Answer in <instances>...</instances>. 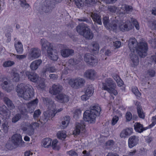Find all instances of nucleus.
I'll return each mask as SVG.
<instances>
[{"instance_id":"obj_1","label":"nucleus","mask_w":156,"mask_h":156,"mask_svg":"<svg viewBox=\"0 0 156 156\" xmlns=\"http://www.w3.org/2000/svg\"><path fill=\"white\" fill-rule=\"evenodd\" d=\"M128 46L132 52L135 53L136 51L141 57H144L147 55V45L145 42L138 43L135 38L131 37L129 39Z\"/></svg>"},{"instance_id":"obj_2","label":"nucleus","mask_w":156,"mask_h":156,"mask_svg":"<svg viewBox=\"0 0 156 156\" xmlns=\"http://www.w3.org/2000/svg\"><path fill=\"white\" fill-rule=\"evenodd\" d=\"M16 92L19 97L27 100L32 98L34 94V89L31 85L23 83L17 85Z\"/></svg>"},{"instance_id":"obj_3","label":"nucleus","mask_w":156,"mask_h":156,"mask_svg":"<svg viewBox=\"0 0 156 156\" xmlns=\"http://www.w3.org/2000/svg\"><path fill=\"white\" fill-rule=\"evenodd\" d=\"M101 110L100 107L98 105L90 107V110H86L84 113V120L90 123L94 122L96 117L100 115Z\"/></svg>"},{"instance_id":"obj_4","label":"nucleus","mask_w":156,"mask_h":156,"mask_svg":"<svg viewBox=\"0 0 156 156\" xmlns=\"http://www.w3.org/2000/svg\"><path fill=\"white\" fill-rule=\"evenodd\" d=\"M48 110L44 112V118L37 120V122H40L42 124L46 122L50 118L54 117L57 112H59L62 110L61 108L58 110L55 109L56 105L53 101H51L48 105Z\"/></svg>"},{"instance_id":"obj_5","label":"nucleus","mask_w":156,"mask_h":156,"mask_svg":"<svg viewBox=\"0 0 156 156\" xmlns=\"http://www.w3.org/2000/svg\"><path fill=\"white\" fill-rule=\"evenodd\" d=\"M77 32L87 39H91L94 37L92 31L86 25L82 23L76 27Z\"/></svg>"},{"instance_id":"obj_6","label":"nucleus","mask_w":156,"mask_h":156,"mask_svg":"<svg viewBox=\"0 0 156 156\" xmlns=\"http://www.w3.org/2000/svg\"><path fill=\"white\" fill-rule=\"evenodd\" d=\"M102 89L107 91L111 95H116L118 92L115 89L116 85L111 78H107L105 79V82L102 83Z\"/></svg>"},{"instance_id":"obj_7","label":"nucleus","mask_w":156,"mask_h":156,"mask_svg":"<svg viewBox=\"0 0 156 156\" xmlns=\"http://www.w3.org/2000/svg\"><path fill=\"white\" fill-rule=\"evenodd\" d=\"M85 83V80L80 77L71 79L69 81L70 86L75 89H78L82 87Z\"/></svg>"},{"instance_id":"obj_8","label":"nucleus","mask_w":156,"mask_h":156,"mask_svg":"<svg viewBox=\"0 0 156 156\" xmlns=\"http://www.w3.org/2000/svg\"><path fill=\"white\" fill-rule=\"evenodd\" d=\"M55 5V3L53 0H46L42 3L40 10L42 12L50 13L51 11V9L54 7Z\"/></svg>"},{"instance_id":"obj_9","label":"nucleus","mask_w":156,"mask_h":156,"mask_svg":"<svg viewBox=\"0 0 156 156\" xmlns=\"http://www.w3.org/2000/svg\"><path fill=\"white\" fill-rule=\"evenodd\" d=\"M38 102V99L37 98L29 102L27 105V109H23L20 110L22 114H25L26 112L30 113H32L37 106Z\"/></svg>"},{"instance_id":"obj_10","label":"nucleus","mask_w":156,"mask_h":156,"mask_svg":"<svg viewBox=\"0 0 156 156\" xmlns=\"http://www.w3.org/2000/svg\"><path fill=\"white\" fill-rule=\"evenodd\" d=\"M41 54V51L38 48H32L28 53V58L29 60H32L39 57Z\"/></svg>"},{"instance_id":"obj_11","label":"nucleus","mask_w":156,"mask_h":156,"mask_svg":"<svg viewBox=\"0 0 156 156\" xmlns=\"http://www.w3.org/2000/svg\"><path fill=\"white\" fill-rule=\"evenodd\" d=\"M11 141L15 147L22 146L24 143L22 140V136L18 134H14L12 136Z\"/></svg>"},{"instance_id":"obj_12","label":"nucleus","mask_w":156,"mask_h":156,"mask_svg":"<svg viewBox=\"0 0 156 156\" xmlns=\"http://www.w3.org/2000/svg\"><path fill=\"white\" fill-rule=\"evenodd\" d=\"M40 44L41 46L42 51H44L47 50V52H49L50 50L53 48L52 44L50 43L44 38L42 39L40 41Z\"/></svg>"},{"instance_id":"obj_13","label":"nucleus","mask_w":156,"mask_h":156,"mask_svg":"<svg viewBox=\"0 0 156 156\" xmlns=\"http://www.w3.org/2000/svg\"><path fill=\"white\" fill-rule=\"evenodd\" d=\"M84 61L91 66L96 65L98 63V60L95 58L94 56L90 54H86L84 56Z\"/></svg>"},{"instance_id":"obj_14","label":"nucleus","mask_w":156,"mask_h":156,"mask_svg":"<svg viewBox=\"0 0 156 156\" xmlns=\"http://www.w3.org/2000/svg\"><path fill=\"white\" fill-rule=\"evenodd\" d=\"M0 114L3 116V119H9L10 115V112L5 105L0 107Z\"/></svg>"},{"instance_id":"obj_15","label":"nucleus","mask_w":156,"mask_h":156,"mask_svg":"<svg viewBox=\"0 0 156 156\" xmlns=\"http://www.w3.org/2000/svg\"><path fill=\"white\" fill-rule=\"evenodd\" d=\"M62 86L59 84H54L49 90L50 93L53 95H56L60 93L62 90Z\"/></svg>"},{"instance_id":"obj_16","label":"nucleus","mask_w":156,"mask_h":156,"mask_svg":"<svg viewBox=\"0 0 156 156\" xmlns=\"http://www.w3.org/2000/svg\"><path fill=\"white\" fill-rule=\"evenodd\" d=\"M129 56L131 66L133 67L137 66L139 63V59L138 56L133 52L130 53Z\"/></svg>"},{"instance_id":"obj_17","label":"nucleus","mask_w":156,"mask_h":156,"mask_svg":"<svg viewBox=\"0 0 156 156\" xmlns=\"http://www.w3.org/2000/svg\"><path fill=\"white\" fill-rule=\"evenodd\" d=\"M85 125L83 122L80 123H77L76 124V128L73 131V134L76 136L79 135L81 131L84 130Z\"/></svg>"},{"instance_id":"obj_18","label":"nucleus","mask_w":156,"mask_h":156,"mask_svg":"<svg viewBox=\"0 0 156 156\" xmlns=\"http://www.w3.org/2000/svg\"><path fill=\"white\" fill-rule=\"evenodd\" d=\"M139 141L138 137L136 136H130L128 139V146L130 148H133L136 145Z\"/></svg>"},{"instance_id":"obj_19","label":"nucleus","mask_w":156,"mask_h":156,"mask_svg":"<svg viewBox=\"0 0 156 156\" xmlns=\"http://www.w3.org/2000/svg\"><path fill=\"white\" fill-rule=\"evenodd\" d=\"M1 86L3 90L8 92H10L14 88L13 85L7 81H4L1 83Z\"/></svg>"},{"instance_id":"obj_20","label":"nucleus","mask_w":156,"mask_h":156,"mask_svg":"<svg viewBox=\"0 0 156 156\" xmlns=\"http://www.w3.org/2000/svg\"><path fill=\"white\" fill-rule=\"evenodd\" d=\"M131 23L129 21H127L126 23L121 22L119 23V28L122 31H128L131 28Z\"/></svg>"},{"instance_id":"obj_21","label":"nucleus","mask_w":156,"mask_h":156,"mask_svg":"<svg viewBox=\"0 0 156 156\" xmlns=\"http://www.w3.org/2000/svg\"><path fill=\"white\" fill-rule=\"evenodd\" d=\"M25 74L28 79L33 82H36L39 78L38 75L35 73H32L27 71L25 72Z\"/></svg>"},{"instance_id":"obj_22","label":"nucleus","mask_w":156,"mask_h":156,"mask_svg":"<svg viewBox=\"0 0 156 156\" xmlns=\"http://www.w3.org/2000/svg\"><path fill=\"white\" fill-rule=\"evenodd\" d=\"M74 50L68 48H64L61 50V55L64 58H67L71 55L74 53Z\"/></svg>"},{"instance_id":"obj_23","label":"nucleus","mask_w":156,"mask_h":156,"mask_svg":"<svg viewBox=\"0 0 156 156\" xmlns=\"http://www.w3.org/2000/svg\"><path fill=\"white\" fill-rule=\"evenodd\" d=\"M96 73L93 69L86 70L84 73V76L90 80L93 79L96 75Z\"/></svg>"},{"instance_id":"obj_24","label":"nucleus","mask_w":156,"mask_h":156,"mask_svg":"<svg viewBox=\"0 0 156 156\" xmlns=\"http://www.w3.org/2000/svg\"><path fill=\"white\" fill-rule=\"evenodd\" d=\"M90 16L93 21L99 25H102L101 16L95 12H91Z\"/></svg>"},{"instance_id":"obj_25","label":"nucleus","mask_w":156,"mask_h":156,"mask_svg":"<svg viewBox=\"0 0 156 156\" xmlns=\"http://www.w3.org/2000/svg\"><path fill=\"white\" fill-rule=\"evenodd\" d=\"M133 129L131 128H128L122 130L120 133V136L122 138H125L127 136H129L133 133Z\"/></svg>"},{"instance_id":"obj_26","label":"nucleus","mask_w":156,"mask_h":156,"mask_svg":"<svg viewBox=\"0 0 156 156\" xmlns=\"http://www.w3.org/2000/svg\"><path fill=\"white\" fill-rule=\"evenodd\" d=\"M56 97L58 101L61 103H66L69 100V98L67 95L63 94H58Z\"/></svg>"},{"instance_id":"obj_27","label":"nucleus","mask_w":156,"mask_h":156,"mask_svg":"<svg viewBox=\"0 0 156 156\" xmlns=\"http://www.w3.org/2000/svg\"><path fill=\"white\" fill-rule=\"evenodd\" d=\"M47 54L51 59L54 61L56 60L58 58V54L56 50L52 48L50 50L49 52H47Z\"/></svg>"},{"instance_id":"obj_28","label":"nucleus","mask_w":156,"mask_h":156,"mask_svg":"<svg viewBox=\"0 0 156 156\" xmlns=\"http://www.w3.org/2000/svg\"><path fill=\"white\" fill-rule=\"evenodd\" d=\"M135 131L138 133H141L144 131L149 129V127H143V125L140 123H136L134 125Z\"/></svg>"},{"instance_id":"obj_29","label":"nucleus","mask_w":156,"mask_h":156,"mask_svg":"<svg viewBox=\"0 0 156 156\" xmlns=\"http://www.w3.org/2000/svg\"><path fill=\"white\" fill-rule=\"evenodd\" d=\"M14 46L18 53L22 54L23 53V49L21 42L19 41H16L14 43Z\"/></svg>"},{"instance_id":"obj_30","label":"nucleus","mask_w":156,"mask_h":156,"mask_svg":"<svg viewBox=\"0 0 156 156\" xmlns=\"http://www.w3.org/2000/svg\"><path fill=\"white\" fill-rule=\"evenodd\" d=\"M39 126V124L38 122H33L30 124V129L28 131V135L30 136L33 135L34 133V129Z\"/></svg>"},{"instance_id":"obj_31","label":"nucleus","mask_w":156,"mask_h":156,"mask_svg":"<svg viewBox=\"0 0 156 156\" xmlns=\"http://www.w3.org/2000/svg\"><path fill=\"white\" fill-rule=\"evenodd\" d=\"M42 62V61L40 59L35 60L33 61L30 65L31 69L33 70H36L41 64Z\"/></svg>"},{"instance_id":"obj_32","label":"nucleus","mask_w":156,"mask_h":156,"mask_svg":"<svg viewBox=\"0 0 156 156\" xmlns=\"http://www.w3.org/2000/svg\"><path fill=\"white\" fill-rule=\"evenodd\" d=\"M70 121V118L69 116H66L63 118L62 122V126H61V129H64L68 125Z\"/></svg>"},{"instance_id":"obj_33","label":"nucleus","mask_w":156,"mask_h":156,"mask_svg":"<svg viewBox=\"0 0 156 156\" xmlns=\"http://www.w3.org/2000/svg\"><path fill=\"white\" fill-rule=\"evenodd\" d=\"M57 70L58 69L55 68L54 66H51L49 65H47L43 69L42 72L44 74L47 72L53 73L56 72Z\"/></svg>"},{"instance_id":"obj_34","label":"nucleus","mask_w":156,"mask_h":156,"mask_svg":"<svg viewBox=\"0 0 156 156\" xmlns=\"http://www.w3.org/2000/svg\"><path fill=\"white\" fill-rule=\"evenodd\" d=\"M121 9L124 11L122 12L123 14H126L131 12L133 8L131 6H129L126 5H122Z\"/></svg>"},{"instance_id":"obj_35","label":"nucleus","mask_w":156,"mask_h":156,"mask_svg":"<svg viewBox=\"0 0 156 156\" xmlns=\"http://www.w3.org/2000/svg\"><path fill=\"white\" fill-rule=\"evenodd\" d=\"M51 140L49 138L44 139L42 141V145L44 147L49 148L51 146Z\"/></svg>"},{"instance_id":"obj_36","label":"nucleus","mask_w":156,"mask_h":156,"mask_svg":"<svg viewBox=\"0 0 156 156\" xmlns=\"http://www.w3.org/2000/svg\"><path fill=\"white\" fill-rule=\"evenodd\" d=\"M21 129L23 131H27V133L28 134V131L30 129V123L28 122H23L21 126Z\"/></svg>"},{"instance_id":"obj_37","label":"nucleus","mask_w":156,"mask_h":156,"mask_svg":"<svg viewBox=\"0 0 156 156\" xmlns=\"http://www.w3.org/2000/svg\"><path fill=\"white\" fill-rule=\"evenodd\" d=\"M9 126L8 122L7 120L3 121L2 125V129L3 132L5 133H7L9 129Z\"/></svg>"},{"instance_id":"obj_38","label":"nucleus","mask_w":156,"mask_h":156,"mask_svg":"<svg viewBox=\"0 0 156 156\" xmlns=\"http://www.w3.org/2000/svg\"><path fill=\"white\" fill-rule=\"evenodd\" d=\"M45 83V79H41L38 82L37 88L42 90H44L46 87Z\"/></svg>"},{"instance_id":"obj_39","label":"nucleus","mask_w":156,"mask_h":156,"mask_svg":"<svg viewBox=\"0 0 156 156\" xmlns=\"http://www.w3.org/2000/svg\"><path fill=\"white\" fill-rule=\"evenodd\" d=\"M94 88L92 86H89L87 87L85 92V94L88 97H90L94 93Z\"/></svg>"},{"instance_id":"obj_40","label":"nucleus","mask_w":156,"mask_h":156,"mask_svg":"<svg viewBox=\"0 0 156 156\" xmlns=\"http://www.w3.org/2000/svg\"><path fill=\"white\" fill-rule=\"evenodd\" d=\"M137 109L139 117L140 118L144 119L145 117L144 113L143 112L141 106L138 107V108H137Z\"/></svg>"},{"instance_id":"obj_41","label":"nucleus","mask_w":156,"mask_h":156,"mask_svg":"<svg viewBox=\"0 0 156 156\" xmlns=\"http://www.w3.org/2000/svg\"><path fill=\"white\" fill-rule=\"evenodd\" d=\"M57 136L58 138L62 139H65L66 138V135L65 131H61L58 132L57 133Z\"/></svg>"},{"instance_id":"obj_42","label":"nucleus","mask_w":156,"mask_h":156,"mask_svg":"<svg viewBox=\"0 0 156 156\" xmlns=\"http://www.w3.org/2000/svg\"><path fill=\"white\" fill-rule=\"evenodd\" d=\"M21 118V115L20 114H16L12 118V122L13 123H16Z\"/></svg>"},{"instance_id":"obj_43","label":"nucleus","mask_w":156,"mask_h":156,"mask_svg":"<svg viewBox=\"0 0 156 156\" xmlns=\"http://www.w3.org/2000/svg\"><path fill=\"white\" fill-rule=\"evenodd\" d=\"M14 64L15 62H14L9 60L4 62L3 66L5 67H9L13 65Z\"/></svg>"},{"instance_id":"obj_44","label":"nucleus","mask_w":156,"mask_h":156,"mask_svg":"<svg viewBox=\"0 0 156 156\" xmlns=\"http://www.w3.org/2000/svg\"><path fill=\"white\" fill-rule=\"evenodd\" d=\"M92 49L93 51H98L99 49V45L96 42H93L92 43Z\"/></svg>"},{"instance_id":"obj_45","label":"nucleus","mask_w":156,"mask_h":156,"mask_svg":"<svg viewBox=\"0 0 156 156\" xmlns=\"http://www.w3.org/2000/svg\"><path fill=\"white\" fill-rule=\"evenodd\" d=\"M20 5L23 8L25 9L28 8L29 5L28 4L26 0H20Z\"/></svg>"},{"instance_id":"obj_46","label":"nucleus","mask_w":156,"mask_h":156,"mask_svg":"<svg viewBox=\"0 0 156 156\" xmlns=\"http://www.w3.org/2000/svg\"><path fill=\"white\" fill-rule=\"evenodd\" d=\"M132 91L136 96L139 97L141 96V93L139 91L136 87H132Z\"/></svg>"},{"instance_id":"obj_47","label":"nucleus","mask_w":156,"mask_h":156,"mask_svg":"<svg viewBox=\"0 0 156 156\" xmlns=\"http://www.w3.org/2000/svg\"><path fill=\"white\" fill-rule=\"evenodd\" d=\"M41 114V112L40 109L36 110L34 112L33 115V118L34 119H37V118Z\"/></svg>"},{"instance_id":"obj_48","label":"nucleus","mask_w":156,"mask_h":156,"mask_svg":"<svg viewBox=\"0 0 156 156\" xmlns=\"http://www.w3.org/2000/svg\"><path fill=\"white\" fill-rule=\"evenodd\" d=\"M83 0H75V3L78 8H80L82 7L84 3L83 2Z\"/></svg>"},{"instance_id":"obj_49","label":"nucleus","mask_w":156,"mask_h":156,"mask_svg":"<svg viewBox=\"0 0 156 156\" xmlns=\"http://www.w3.org/2000/svg\"><path fill=\"white\" fill-rule=\"evenodd\" d=\"M58 142V141L56 140H54L52 141V144L51 146L53 149L58 150V147L57 146Z\"/></svg>"},{"instance_id":"obj_50","label":"nucleus","mask_w":156,"mask_h":156,"mask_svg":"<svg viewBox=\"0 0 156 156\" xmlns=\"http://www.w3.org/2000/svg\"><path fill=\"white\" fill-rule=\"evenodd\" d=\"M131 22L133 25H134L136 27V29L137 30L139 29V26L137 21L136 20L134 19H132L131 20Z\"/></svg>"},{"instance_id":"obj_51","label":"nucleus","mask_w":156,"mask_h":156,"mask_svg":"<svg viewBox=\"0 0 156 156\" xmlns=\"http://www.w3.org/2000/svg\"><path fill=\"white\" fill-rule=\"evenodd\" d=\"M113 78L114 79L115 81H116L118 84V86H119L120 87H121L122 86L123 84H122V80H120V82H121V83L120 84L118 82V81L119 80V77L118 76H117L116 75H115L113 76Z\"/></svg>"},{"instance_id":"obj_52","label":"nucleus","mask_w":156,"mask_h":156,"mask_svg":"<svg viewBox=\"0 0 156 156\" xmlns=\"http://www.w3.org/2000/svg\"><path fill=\"white\" fill-rule=\"evenodd\" d=\"M13 55H14L16 57V58L19 60H22V59L25 58L26 57V55H16L14 54H12Z\"/></svg>"},{"instance_id":"obj_53","label":"nucleus","mask_w":156,"mask_h":156,"mask_svg":"<svg viewBox=\"0 0 156 156\" xmlns=\"http://www.w3.org/2000/svg\"><path fill=\"white\" fill-rule=\"evenodd\" d=\"M126 118L127 121H130L132 118V114L129 112H127L126 115Z\"/></svg>"},{"instance_id":"obj_54","label":"nucleus","mask_w":156,"mask_h":156,"mask_svg":"<svg viewBox=\"0 0 156 156\" xmlns=\"http://www.w3.org/2000/svg\"><path fill=\"white\" fill-rule=\"evenodd\" d=\"M13 78L14 80L16 82H17L19 81L20 80V76L19 74L16 72H14L13 73Z\"/></svg>"},{"instance_id":"obj_55","label":"nucleus","mask_w":156,"mask_h":156,"mask_svg":"<svg viewBox=\"0 0 156 156\" xmlns=\"http://www.w3.org/2000/svg\"><path fill=\"white\" fill-rule=\"evenodd\" d=\"M119 119V118L118 116H115L114 117L112 121V125L113 126L115 125L118 121Z\"/></svg>"},{"instance_id":"obj_56","label":"nucleus","mask_w":156,"mask_h":156,"mask_svg":"<svg viewBox=\"0 0 156 156\" xmlns=\"http://www.w3.org/2000/svg\"><path fill=\"white\" fill-rule=\"evenodd\" d=\"M67 152L70 156H78V154L74 151L71 150Z\"/></svg>"},{"instance_id":"obj_57","label":"nucleus","mask_w":156,"mask_h":156,"mask_svg":"<svg viewBox=\"0 0 156 156\" xmlns=\"http://www.w3.org/2000/svg\"><path fill=\"white\" fill-rule=\"evenodd\" d=\"M117 9V7L114 6H110L108 8V9L110 12L113 13L115 12Z\"/></svg>"},{"instance_id":"obj_58","label":"nucleus","mask_w":156,"mask_h":156,"mask_svg":"<svg viewBox=\"0 0 156 156\" xmlns=\"http://www.w3.org/2000/svg\"><path fill=\"white\" fill-rule=\"evenodd\" d=\"M109 19L107 16H105L103 18V23L104 25L106 26H108V25Z\"/></svg>"},{"instance_id":"obj_59","label":"nucleus","mask_w":156,"mask_h":156,"mask_svg":"<svg viewBox=\"0 0 156 156\" xmlns=\"http://www.w3.org/2000/svg\"><path fill=\"white\" fill-rule=\"evenodd\" d=\"M4 101L7 106L12 102V101L7 97H5L4 98Z\"/></svg>"},{"instance_id":"obj_60","label":"nucleus","mask_w":156,"mask_h":156,"mask_svg":"<svg viewBox=\"0 0 156 156\" xmlns=\"http://www.w3.org/2000/svg\"><path fill=\"white\" fill-rule=\"evenodd\" d=\"M49 77L50 79L53 80H57L58 78V76L57 75L52 74L49 75Z\"/></svg>"},{"instance_id":"obj_61","label":"nucleus","mask_w":156,"mask_h":156,"mask_svg":"<svg viewBox=\"0 0 156 156\" xmlns=\"http://www.w3.org/2000/svg\"><path fill=\"white\" fill-rule=\"evenodd\" d=\"M121 44V42L118 41H116L114 42V46L116 48H118L120 47Z\"/></svg>"},{"instance_id":"obj_62","label":"nucleus","mask_w":156,"mask_h":156,"mask_svg":"<svg viewBox=\"0 0 156 156\" xmlns=\"http://www.w3.org/2000/svg\"><path fill=\"white\" fill-rule=\"evenodd\" d=\"M116 23L115 21H114L110 24V26L111 27L113 30H115L116 28L117 24Z\"/></svg>"},{"instance_id":"obj_63","label":"nucleus","mask_w":156,"mask_h":156,"mask_svg":"<svg viewBox=\"0 0 156 156\" xmlns=\"http://www.w3.org/2000/svg\"><path fill=\"white\" fill-rule=\"evenodd\" d=\"M147 74L151 77H153L154 76L155 74L154 71L152 69H150L148 70L147 72Z\"/></svg>"},{"instance_id":"obj_64","label":"nucleus","mask_w":156,"mask_h":156,"mask_svg":"<svg viewBox=\"0 0 156 156\" xmlns=\"http://www.w3.org/2000/svg\"><path fill=\"white\" fill-rule=\"evenodd\" d=\"M81 112V111L80 110H76L74 114V117L77 118L80 114Z\"/></svg>"}]
</instances>
